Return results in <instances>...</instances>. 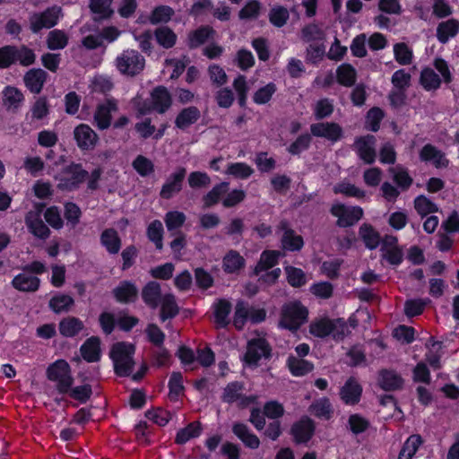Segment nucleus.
Segmentation results:
<instances>
[{"instance_id": "54", "label": "nucleus", "mask_w": 459, "mask_h": 459, "mask_svg": "<svg viewBox=\"0 0 459 459\" xmlns=\"http://www.w3.org/2000/svg\"><path fill=\"white\" fill-rule=\"evenodd\" d=\"M163 225L160 221H153L147 229L148 238L155 244L157 249L161 250L162 244Z\"/></svg>"}, {"instance_id": "27", "label": "nucleus", "mask_w": 459, "mask_h": 459, "mask_svg": "<svg viewBox=\"0 0 459 459\" xmlns=\"http://www.w3.org/2000/svg\"><path fill=\"white\" fill-rule=\"evenodd\" d=\"M159 305H160V318L162 322L174 318L179 313L176 298L171 293L164 294Z\"/></svg>"}, {"instance_id": "37", "label": "nucleus", "mask_w": 459, "mask_h": 459, "mask_svg": "<svg viewBox=\"0 0 459 459\" xmlns=\"http://www.w3.org/2000/svg\"><path fill=\"white\" fill-rule=\"evenodd\" d=\"M337 81L345 87L352 86L356 82L357 73L350 64H342L336 70Z\"/></svg>"}, {"instance_id": "63", "label": "nucleus", "mask_w": 459, "mask_h": 459, "mask_svg": "<svg viewBox=\"0 0 459 459\" xmlns=\"http://www.w3.org/2000/svg\"><path fill=\"white\" fill-rule=\"evenodd\" d=\"M276 91V86L274 83L270 82L265 86L258 89L254 94V101L256 104L262 105L270 101L272 96Z\"/></svg>"}, {"instance_id": "45", "label": "nucleus", "mask_w": 459, "mask_h": 459, "mask_svg": "<svg viewBox=\"0 0 459 459\" xmlns=\"http://www.w3.org/2000/svg\"><path fill=\"white\" fill-rule=\"evenodd\" d=\"M68 43L66 33L61 30H51L47 38V46L51 50L63 49Z\"/></svg>"}, {"instance_id": "40", "label": "nucleus", "mask_w": 459, "mask_h": 459, "mask_svg": "<svg viewBox=\"0 0 459 459\" xmlns=\"http://www.w3.org/2000/svg\"><path fill=\"white\" fill-rule=\"evenodd\" d=\"M388 171L393 175L394 181L403 191L407 190L411 186L413 180L402 166L389 168Z\"/></svg>"}, {"instance_id": "61", "label": "nucleus", "mask_w": 459, "mask_h": 459, "mask_svg": "<svg viewBox=\"0 0 459 459\" xmlns=\"http://www.w3.org/2000/svg\"><path fill=\"white\" fill-rule=\"evenodd\" d=\"M250 311L247 305L243 300H238L236 304L234 314V325L238 329H242L246 320L249 317Z\"/></svg>"}, {"instance_id": "58", "label": "nucleus", "mask_w": 459, "mask_h": 459, "mask_svg": "<svg viewBox=\"0 0 459 459\" xmlns=\"http://www.w3.org/2000/svg\"><path fill=\"white\" fill-rule=\"evenodd\" d=\"M394 58L402 65H410L412 60V51L405 43H396L394 46Z\"/></svg>"}, {"instance_id": "35", "label": "nucleus", "mask_w": 459, "mask_h": 459, "mask_svg": "<svg viewBox=\"0 0 459 459\" xmlns=\"http://www.w3.org/2000/svg\"><path fill=\"white\" fill-rule=\"evenodd\" d=\"M213 33V29L209 26H202L199 29L190 32L187 39V45L189 48L194 49L203 45Z\"/></svg>"}, {"instance_id": "19", "label": "nucleus", "mask_w": 459, "mask_h": 459, "mask_svg": "<svg viewBox=\"0 0 459 459\" xmlns=\"http://www.w3.org/2000/svg\"><path fill=\"white\" fill-rule=\"evenodd\" d=\"M113 295L120 303H130L136 300L138 297V289L135 284L130 281H121L115 289Z\"/></svg>"}, {"instance_id": "1", "label": "nucleus", "mask_w": 459, "mask_h": 459, "mask_svg": "<svg viewBox=\"0 0 459 459\" xmlns=\"http://www.w3.org/2000/svg\"><path fill=\"white\" fill-rule=\"evenodd\" d=\"M134 345L124 342L115 343L110 351V359L114 364V371L119 377H128L132 374L134 360Z\"/></svg>"}, {"instance_id": "57", "label": "nucleus", "mask_w": 459, "mask_h": 459, "mask_svg": "<svg viewBox=\"0 0 459 459\" xmlns=\"http://www.w3.org/2000/svg\"><path fill=\"white\" fill-rule=\"evenodd\" d=\"M243 390V384L239 382H232L227 385L223 390L221 399L224 403H232L240 398Z\"/></svg>"}, {"instance_id": "28", "label": "nucleus", "mask_w": 459, "mask_h": 459, "mask_svg": "<svg viewBox=\"0 0 459 459\" xmlns=\"http://www.w3.org/2000/svg\"><path fill=\"white\" fill-rule=\"evenodd\" d=\"M40 280L37 276H32L26 273L16 275L13 281L12 285L14 289L20 291L33 292L39 287Z\"/></svg>"}, {"instance_id": "30", "label": "nucleus", "mask_w": 459, "mask_h": 459, "mask_svg": "<svg viewBox=\"0 0 459 459\" xmlns=\"http://www.w3.org/2000/svg\"><path fill=\"white\" fill-rule=\"evenodd\" d=\"M214 318L217 326L226 327L230 324L229 315L231 311V303L226 299H219L214 305Z\"/></svg>"}, {"instance_id": "7", "label": "nucleus", "mask_w": 459, "mask_h": 459, "mask_svg": "<svg viewBox=\"0 0 459 459\" xmlns=\"http://www.w3.org/2000/svg\"><path fill=\"white\" fill-rule=\"evenodd\" d=\"M63 175L59 179L57 188L62 191H73L84 182L89 174L81 164L72 163L63 169Z\"/></svg>"}, {"instance_id": "5", "label": "nucleus", "mask_w": 459, "mask_h": 459, "mask_svg": "<svg viewBox=\"0 0 459 459\" xmlns=\"http://www.w3.org/2000/svg\"><path fill=\"white\" fill-rule=\"evenodd\" d=\"M47 376L50 381L56 383V389L60 394L69 392L74 383L71 368L64 359H58L47 369Z\"/></svg>"}, {"instance_id": "47", "label": "nucleus", "mask_w": 459, "mask_h": 459, "mask_svg": "<svg viewBox=\"0 0 459 459\" xmlns=\"http://www.w3.org/2000/svg\"><path fill=\"white\" fill-rule=\"evenodd\" d=\"M244 258L237 251H230L223 259V268L225 272L233 273L243 267Z\"/></svg>"}, {"instance_id": "20", "label": "nucleus", "mask_w": 459, "mask_h": 459, "mask_svg": "<svg viewBox=\"0 0 459 459\" xmlns=\"http://www.w3.org/2000/svg\"><path fill=\"white\" fill-rule=\"evenodd\" d=\"M142 299L143 302L151 308H157L161 299L160 284L155 281H149L142 289Z\"/></svg>"}, {"instance_id": "23", "label": "nucleus", "mask_w": 459, "mask_h": 459, "mask_svg": "<svg viewBox=\"0 0 459 459\" xmlns=\"http://www.w3.org/2000/svg\"><path fill=\"white\" fill-rule=\"evenodd\" d=\"M117 109L115 100H108L106 104L100 105L94 114V120L100 129H107L110 126L111 112Z\"/></svg>"}, {"instance_id": "11", "label": "nucleus", "mask_w": 459, "mask_h": 459, "mask_svg": "<svg viewBox=\"0 0 459 459\" xmlns=\"http://www.w3.org/2000/svg\"><path fill=\"white\" fill-rule=\"evenodd\" d=\"M186 176V168L177 167L176 169L167 178L166 182L161 186L160 196L162 199L169 200L178 194L182 190Z\"/></svg>"}, {"instance_id": "33", "label": "nucleus", "mask_w": 459, "mask_h": 459, "mask_svg": "<svg viewBox=\"0 0 459 459\" xmlns=\"http://www.w3.org/2000/svg\"><path fill=\"white\" fill-rule=\"evenodd\" d=\"M113 0H90L89 7L96 15L95 21L108 19L112 16L114 11L111 9Z\"/></svg>"}, {"instance_id": "34", "label": "nucleus", "mask_w": 459, "mask_h": 459, "mask_svg": "<svg viewBox=\"0 0 459 459\" xmlns=\"http://www.w3.org/2000/svg\"><path fill=\"white\" fill-rule=\"evenodd\" d=\"M459 30V22L450 19L438 24L437 37L441 43H446L450 38L455 37Z\"/></svg>"}, {"instance_id": "4", "label": "nucleus", "mask_w": 459, "mask_h": 459, "mask_svg": "<svg viewBox=\"0 0 459 459\" xmlns=\"http://www.w3.org/2000/svg\"><path fill=\"white\" fill-rule=\"evenodd\" d=\"M117 69L124 75L134 77L145 67V59L135 49L124 50L115 60Z\"/></svg>"}, {"instance_id": "17", "label": "nucleus", "mask_w": 459, "mask_h": 459, "mask_svg": "<svg viewBox=\"0 0 459 459\" xmlns=\"http://www.w3.org/2000/svg\"><path fill=\"white\" fill-rule=\"evenodd\" d=\"M47 79L48 73L41 68L30 69L23 76L25 86L34 94L40 93Z\"/></svg>"}, {"instance_id": "51", "label": "nucleus", "mask_w": 459, "mask_h": 459, "mask_svg": "<svg viewBox=\"0 0 459 459\" xmlns=\"http://www.w3.org/2000/svg\"><path fill=\"white\" fill-rule=\"evenodd\" d=\"M229 190V183L221 182L216 186H214L211 191H209L204 196V202L205 207H211L217 204L220 200V197L227 193Z\"/></svg>"}, {"instance_id": "29", "label": "nucleus", "mask_w": 459, "mask_h": 459, "mask_svg": "<svg viewBox=\"0 0 459 459\" xmlns=\"http://www.w3.org/2000/svg\"><path fill=\"white\" fill-rule=\"evenodd\" d=\"M100 338L91 337L81 347V353L82 358L88 362H95L100 360Z\"/></svg>"}, {"instance_id": "21", "label": "nucleus", "mask_w": 459, "mask_h": 459, "mask_svg": "<svg viewBox=\"0 0 459 459\" xmlns=\"http://www.w3.org/2000/svg\"><path fill=\"white\" fill-rule=\"evenodd\" d=\"M362 392L361 385L353 377L347 380L340 391L342 400L346 404H356L359 403Z\"/></svg>"}, {"instance_id": "39", "label": "nucleus", "mask_w": 459, "mask_h": 459, "mask_svg": "<svg viewBox=\"0 0 459 459\" xmlns=\"http://www.w3.org/2000/svg\"><path fill=\"white\" fill-rule=\"evenodd\" d=\"M23 100V94L15 87L7 86L3 91V103L7 109L17 108Z\"/></svg>"}, {"instance_id": "44", "label": "nucleus", "mask_w": 459, "mask_h": 459, "mask_svg": "<svg viewBox=\"0 0 459 459\" xmlns=\"http://www.w3.org/2000/svg\"><path fill=\"white\" fill-rule=\"evenodd\" d=\"M421 444L422 438L420 435H411L404 443L398 459H411Z\"/></svg>"}, {"instance_id": "15", "label": "nucleus", "mask_w": 459, "mask_h": 459, "mask_svg": "<svg viewBox=\"0 0 459 459\" xmlns=\"http://www.w3.org/2000/svg\"><path fill=\"white\" fill-rule=\"evenodd\" d=\"M25 224L29 231L38 238L46 239L50 230L40 217V211H30L25 216Z\"/></svg>"}, {"instance_id": "36", "label": "nucleus", "mask_w": 459, "mask_h": 459, "mask_svg": "<svg viewBox=\"0 0 459 459\" xmlns=\"http://www.w3.org/2000/svg\"><path fill=\"white\" fill-rule=\"evenodd\" d=\"M282 255L283 253L281 251H264L257 265L255 268V274L258 275L261 272L273 267L277 264L279 257Z\"/></svg>"}, {"instance_id": "38", "label": "nucleus", "mask_w": 459, "mask_h": 459, "mask_svg": "<svg viewBox=\"0 0 459 459\" xmlns=\"http://www.w3.org/2000/svg\"><path fill=\"white\" fill-rule=\"evenodd\" d=\"M74 299L65 294H58L52 297L49 300V307L56 314L68 312L74 306Z\"/></svg>"}, {"instance_id": "14", "label": "nucleus", "mask_w": 459, "mask_h": 459, "mask_svg": "<svg viewBox=\"0 0 459 459\" xmlns=\"http://www.w3.org/2000/svg\"><path fill=\"white\" fill-rule=\"evenodd\" d=\"M310 131L314 136L323 137L333 143L339 141L343 134L342 128L333 122L313 124L310 126Z\"/></svg>"}, {"instance_id": "24", "label": "nucleus", "mask_w": 459, "mask_h": 459, "mask_svg": "<svg viewBox=\"0 0 459 459\" xmlns=\"http://www.w3.org/2000/svg\"><path fill=\"white\" fill-rule=\"evenodd\" d=\"M100 240L110 255H117L122 246L121 238L117 231L113 228L104 230L100 234Z\"/></svg>"}, {"instance_id": "41", "label": "nucleus", "mask_w": 459, "mask_h": 459, "mask_svg": "<svg viewBox=\"0 0 459 459\" xmlns=\"http://www.w3.org/2000/svg\"><path fill=\"white\" fill-rule=\"evenodd\" d=\"M333 321L328 318L313 321L309 325V333L316 337L325 338L333 332Z\"/></svg>"}, {"instance_id": "46", "label": "nucleus", "mask_w": 459, "mask_h": 459, "mask_svg": "<svg viewBox=\"0 0 459 459\" xmlns=\"http://www.w3.org/2000/svg\"><path fill=\"white\" fill-rule=\"evenodd\" d=\"M288 366L290 372L297 377H301L307 374L314 368L313 364L307 360L292 356L288 359Z\"/></svg>"}, {"instance_id": "9", "label": "nucleus", "mask_w": 459, "mask_h": 459, "mask_svg": "<svg viewBox=\"0 0 459 459\" xmlns=\"http://www.w3.org/2000/svg\"><path fill=\"white\" fill-rule=\"evenodd\" d=\"M270 357L271 348L265 339L256 338L248 341L244 356V360L247 365L255 367L262 358L268 359Z\"/></svg>"}, {"instance_id": "6", "label": "nucleus", "mask_w": 459, "mask_h": 459, "mask_svg": "<svg viewBox=\"0 0 459 459\" xmlns=\"http://www.w3.org/2000/svg\"><path fill=\"white\" fill-rule=\"evenodd\" d=\"M61 16L62 9L56 5L48 7L41 13H33L29 18L30 30L33 33H38L43 29H50L57 23Z\"/></svg>"}, {"instance_id": "52", "label": "nucleus", "mask_w": 459, "mask_h": 459, "mask_svg": "<svg viewBox=\"0 0 459 459\" xmlns=\"http://www.w3.org/2000/svg\"><path fill=\"white\" fill-rule=\"evenodd\" d=\"M420 81L427 91L437 90L441 83L439 76L431 68H425L421 71Z\"/></svg>"}, {"instance_id": "31", "label": "nucleus", "mask_w": 459, "mask_h": 459, "mask_svg": "<svg viewBox=\"0 0 459 459\" xmlns=\"http://www.w3.org/2000/svg\"><path fill=\"white\" fill-rule=\"evenodd\" d=\"M82 328L83 323L74 316H68L62 319L58 325L60 333L65 337H74L78 334Z\"/></svg>"}, {"instance_id": "25", "label": "nucleus", "mask_w": 459, "mask_h": 459, "mask_svg": "<svg viewBox=\"0 0 459 459\" xmlns=\"http://www.w3.org/2000/svg\"><path fill=\"white\" fill-rule=\"evenodd\" d=\"M232 432L251 449H256L260 446L259 438L249 430L248 427L241 422H236L232 426Z\"/></svg>"}, {"instance_id": "3", "label": "nucleus", "mask_w": 459, "mask_h": 459, "mask_svg": "<svg viewBox=\"0 0 459 459\" xmlns=\"http://www.w3.org/2000/svg\"><path fill=\"white\" fill-rule=\"evenodd\" d=\"M172 98L165 86H157L152 92L149 100H145L137 104V111L140 115H147L152 111L159 114H164L170 108Z\"/></svg>"}, {"instance_id": "60", "label": "nucleus", "mask_w": 459, "mask_h": 459, "mask_svg": "<svg viewBox=\"0 0 459 459\" xmlns=\"http://www.w3.org/2000/svg\"><path fill=\"white\" fill-rule=\"evenodd\" d=\"M414 208L421 216L437 212V206L425 195H420L414 200Z\"/></svg>"}, {"instance_id": "8", "label": "nucleus", "mask_w": 459, "mask_h": 459, "mask_svg": "<svg viewBox=\"0 0 459 459\" xmlns=\"http://www.w3.org/2000/svg\"><path fill=\"white\" fill-rule=\"evenodd\" d=\"M377 139L372 134L355 138L352 150L365 164H373L377 159Z\"/></svg>"}, {"instance_id": "43", "label": "nucleus", "mask_w": 459, "mask_h": 459, "mask_svg": "<svg viewBox=\"0 0 459 459\" xmlns=\"http://www.w3.org/2000/svg\"><path fill=\"white\" fill-rule=\"evenodd\" d=\"M201 424L198 421H194L188 424L186 428L178 431L176 436V443H186L191 438L198 437L201 434Z\"/></svg>"}, {"instance_id": "12", "label": "nucleus", "mask_w": 459, "mask_h": 459, "mask_svg": "<svg viewBox=\"0 0 459 459\" xmlns=\"http://www.w3.org/2000/svg\"><path fill=\"white\" fill-rule=\"evenodd\" d=\"M277 232H281V244L284 250L299 251L304 245L303 238L297 235L295 231L290 227L286 220H282L277 226Z\"/></svg>"}, {"instance_id": "53", "label": "nucleus", "mask_w": 459, "mask_h": 459, "mask_svg": "<svg viewBox=\"0 0 459 459\" xmlns=\"http://www.w3.org/2000/svg\"><path fill=\"white\" fill-rule=\"evenodd\" d=\"M174 15V10L168 5H160L151 13L149 21L152 24L166 23Z\"/></svg>"}, {"instance_id": "10", "label": "nucleus", "mask_w": 459, "mask_h": 459, "mask_svg": "<svg viewBox=\"0 0 459 459\" xmlns=\"http://www.w3.org/2000/svg\"><path fill=\"white\" fill-rule=\"evenodd\" d=\"M331 213L338 218L336 224L339 227L346 228L358 222L363 215V211L360 207H347L336 204L332 206Z\"/></svg>"}, {"instance_id": "2", "label": "nucleus", "mask_w": 459, "mask_h": 459, "mask_svg": "<svg viewBox=\"0 0 459 459\" xmlns=\"http://www.w3.org/2000/svg\"><path fill=\"white\" fill-rule=\"evenodd\" d=\"M307 316L308 311L300 301H289L281 308L279 326L290 331H296L307 321Z\"/></svg>"}, {"instance_id": "59", "label": "nucleus", "mask_w": 459, "mask_h": 459, "mask_svg": "<svg viewBox=\"0 0 459 459\" xmlns=\"http://www.w3.org/2000/svg\"><path fill=\"white\" fill-rule=\"evenodd\" d=\"M253 172L254 169L249 165L243 162L230 164L226 171L227 174L241 179L249 178Z\"/></svg>"}, {"instance_id": "56", "label": "nucleus", "mask_w": 459, "mask_h": 459, "mask_svg": "<svg viewBox=\"0 0 459 459\" xmlns=\"http://www.w3.org/2000/svg\"><path fill=\"white\" fill-rule=\"evenodd\" d=\"M132 166L142 177H148L154 171L152 161L143 155H138L134 160Z\"/></svg>"}, {"instance_id": "62", "label": "nucleus", "mask_w": 459, "mask_h": 459, "mask_svg": "<svg viewBox=\"0 0 459 459\" xmlns=\"http://www.w3.org/2000/svg\"><path fill=\"white\" fill-rule=\"evenodd\" d=\"M187 181L191 188H204L210 186L211 178L205 172L194 171L188 175Z\"/></svg>"}, {"instance_id": "16", "label": "nucleus", "mask_w": 459, "mask_h": 459, "mask_svg": "<svg viewBox=\"0 0 459 459\" xmlns=\"http://www.w3.org/2000/svg\"><path fill=\"white\" fill-rule=\"evenodd\" d=\"M420 159L421 161L431 162L437 169L447 168L449 165L445 152L430 143L422 147L420 152Z\"/></svg>"}, {"instance_id": "55", "label": "nucleus", "mask_w": 459, "mask_h": 459, "mask_svg": "<svg viewBox=\"0 0 459 459\" xmlns=\"http://www.w3.org/2000/svg\"><path fill=\"white\" fill-rule=\"evenodd\" d=\"M186 215L181 212H169L165 215V224L167 230L172 233L179 231L178 230L185 223Z\"/></svg>"}, {"instance_id": "48", "label": "nucleus", "mask_w": 459, "mask_h": 459, "mask_svg": "<svg viewBox=\"0 0 459 459\" xmlns=\"http://www.w3.org/2000/svg\"><path fill=\"white\" fill-rule=\"evenodd\" d=\"M309 411L318 418L329 419L333 410L329 400L324 397L315 401L309 406Z\"/></svg>"}, {"instance_id": "26", "label": "nucleus", "mask_w": 459, "mask_h": 459, "mask_svg": "<svg viewBox=\"0 0 459 459\" xmlns=\"http://www.w3.org/2000/svg\"><path fill=\"white\" fill-rule=\"evenodd\" d=\"M201 117L200 110L195 107L190 106L183 108L177 116L175 119V125L178 128L185 130L190 126L194 125L198 121Z\"/></svg>"}, {"instance_id": "18", "label": "nucleus", "mask_w": 459, "mask_h": 459, "mask_svg": "<svg viewBox=\"0 0 459 459\" xmlns=\"http://www.w3.org/2000/svg\"><path fill=\"white\" fill-rule=\"evenodd\" d=\"M314 431V422L307 417H304L294 423L290 429V433L297 443H307L312 437Z\"/></svg>"}, {"instance_id": "64", "label": "nucleus", "mask_w": 459, "mask_h": 459, "mask_svg": "<svg viewBox=\"0 0 459 459\" xmlns=\"http://www.w3.org/2000/svg\"><path fill=\"white\" fill-rule=\"evenodd\" d=\"M285 271L287 273L288 282L292 287H301L306 283V275L301 269L293 266H287Z\"/></svg>"}, {"instance_id": "22", "label": "nucleus", "mask_w": 459, "mask_h": 459, "mask_svg": "<svg viewBox=\"0 0 459 459\" xmlns=\"http://www.w3.org/2000/svg\"><path fill=\"white\" fill-rule=\"evenodd\" d=\"M378 384L385 391H394L402 388L403 379L394 370L382 369L379 371Z\"/></svg>"}, {"instance_id": "42", "label": "nucleus", "mask_w": 459, "mask_h": 459, "mask_svg": "<svg viewBox=\"0 0 459 459\" xmlns=\"http://www.w3.org/2000/svg\"><path fill=\"white\" fill-rule=\"evenodd\" d=\"M359 236L369 249L377 248L380 243L379 234L368 224L360 226Z\"/></svg>"}, {"instance_id": "32", "label": "nucleus", "mask_w": 459, "mask_h": 459, "mask_svg": "<svg viewBox=\"0 0 459 459\" xmlns=\"http://www.w3.org/2000/svg\"><path fill=\"white\" fill-rule=\"evenodd\" d=\"M153 35L157 43L166 49L171 48L176 45L178 37L168 26H160L154 30Z\"/></svg>"}, {"instance_id": "49", "label": "nucleus", "mask_w": 459, "mask_h": 459, "mask_svg": "<svg viewBox=\"0 0 459 459\" xmlns=\"http://www.w3.org/2000/svg\"><path fill=\"white\" fill-rule=\"evenodd\" d=\"M13 63L19 62L23 66H29L34 64L36 56L32 49L26 46L16 48L13 46Z\"/></svg>"}, {"instance_id": "13", "label": "nucleus", "mask_w": 459, "mask_h": 459, "mask_svg": "<svg viewBox=\"0 0 459 459\" xmlns=\"http://www.w3.org/2000/svg\"><path fill=\"white\" fill-rule=\"evenodd\" d=\"M77 146L82 151L93 150L99 141L97 134L86 124L77 126L74 130Z\"/></svg>"}, {"instance_id": "50", "label": "nucleus", "mask_w": 459, "mask_h": 459, "mask_svg": "<svg viewBox=\"0 0 459 459\" xmlns=\"http://www.w3.org/2000/svg\"><path fill=\"white\" fill-rule=\"evenodd\" d=\"M301 39L305 42L321 41L325 39V31L315 23L306 25L301 30Z\"/></svg>"}]
</instances>
